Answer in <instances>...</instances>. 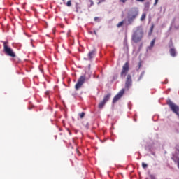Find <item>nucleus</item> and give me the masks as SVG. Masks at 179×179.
<instances>
[{"instance_id": "23", "label": "nucleus", "mask_w": 179, "mask_h": 179, "mask_svg": "<svg viewBox=\"0 0 179 179\" xmlns=\"http://www.w3.org/2000/svg\"><path fill=\"white\" fill-rule=\"evenodd\" d=\"M77 152V155H78V156H80V152H79V150H76Z\"/></svg>"}, {"instance_id": "3", "label": "nucleus", "mask_w": 179, "mask_h": 179, "mask_svg": "<svg viewBox=\"0 0 179 179\" xmlns=\"http://www.w3.org/2000/svg\"><path fill=\"white\" fill-rule=\"evenodd\" d=\"M167 104L168 106H169L171 111H173V113H174L175 114H176V115H178V117H179V107L178 106L176 105V103H173V101H171V100L169 99L167 101Z\"/></svg>"}, {"instance_id": "2", "label": "nucleus", "mask_w": 179, "mask_h": 179, "mask_svg": "<svg viewBox=\"0 0 179 179\" xmlns=\"http://www.w3.org/2000/svg\"><path fill=\"white\" fill-rule=\"evenodd\" d=\"M143 38V29L141 26H138L133 29L131 40L134 43H139Z\"/></svg>"}, {"instance_id": "27", "label": "nucleus", "mask_w": 179, "mask_h": 179, "mask_svg": "<svg viewBox=\"0 0 179 179\" xmlns=\"http://www.w3.org/2000/svg\"><path fill=\"white\" fill-rule=\"evenodd\" d=\"M100 2H104V0L100 1H99V3H100Z\"/></svg>"}, {"instance_id": "20", "label": "nucleus", "mask_w": 179, "mask_h": 179, "mask_svg": "<svg viewBox=\"0 0 179 179\" xmlns=\"http://www.w3.org/2000/svg\"><path fill=\"white\" fill-rule=\"evenodd\" d=\"M79 115H80V118H83V117H85V113L83 112V113H80Z\"/></svg>"}, {"instance_id": "18", "label": "nucleus", "mask_w": 179, "mask_h": 179, "mask_svg": "<svg viewBox=\"0 0 179 179\" xmlns=\"http://www.w3.org/2000/svg\"><path fill=\"white\" fill-rule=\"evenodd\" d=\"M142 167H143V169H146V167H148V164H145V162H143L142 163Z\"/></svg>"}, {"instance_id": "15", "label": "nucleus", "mask_w": 179, "mask_h": 179, "mask_svg": "<svg viewBox=\"0 0 179 179\" xmlns=\"http://www.w3.org/2000/svg\"><path fill=\"white\" fill-rule=\"evenodd\" d=\"M145 19H146V13H143L140 18V20L141 22H143V20H145Z\"/></svg>"}, {"instance_id": "1", "label": "nucleus", "mask_w": 179, "mask_h": 179, "mask_svg": "<svg viewBox=\"0 0 179 179\" xmlns=\"http://www.w3.org/2000/svg\"><path fill=\"white\" fill-rule=\"evenodd\" d=\"M139 16V9L137 7H132L127 13V26H130Z\"/></svg>"}, {"instance_id": "17", "label": "nucleus", "mask_w": 179, "mask_h": 179, "mask_svg": "<svg viewBox=\"0 0 179 179\" xmlns=\"http://www.w3.org/2000/svg\"><path fill=\"white\" fill-rule=\"evenodd\" d=\"M124 23H125V20L121 21L120 22H119L117 24V27H121V26H122V24H124Z\"/></svg>"}, {"instance_id": "31", "label": "nucleus", "mask_w": 179, "mask_h": 179, "mask_svg": "<svg viewBox=\"0 0 179 179\" xmlns=\"http://www.w3.org/2000/svg\"><path fill=\"white\" fill-rule=\"evenodd\" d=\"M84 59H87L86 58H84Z\"/></svg>"}, {"instance_id": "10", "label": "nucleus", "mask_w": 179, "mask_h": 179, "mask_svg": "<svg viewBox=\"0 0 179 179\" xmlns=\"http://www.w3.org/2000/svg\"><path fill=\"white\" fill-rule=\"evenodd\" d=\"M95 55H96V50H95L90 52L88 53V58H89V59H92V58H93Z\"/></svg>"}, {"instance_id": "30", "label": "nucleus", "mask_w": 179, "mask_h": 179, "mask_svg": "<svg viewBox=\"0 0 179 179\" xmlns=\"http://www.w3.org/2000/svg\"><path fill=\"white\" fill-rule=\"evenodd\" d=\"M89 138H90L92 139V136H89Z\"/></svg>"}, {"instance_id": "28", "label": "nucleus", "mask_w": 179, "mask_h": 179, "mask_svg": "<svg viewBox=\"0 0 179 179\" xmlns=\"http://www.w3.org/2000/svg\"><path fill=\"white\" fill-rule=\"evenodd\" d=\"M138 66H139V68H141V63L138 64Z\"/></svg>"}, {"instance_id": "16", "label": "nucleus", "mask_w": 179, "mask_h": 179, "mask_svg": "<svg viewBox=\"0 0 179 179\" xmlns=\"http://www.w3.org/2000/svg\"><path fill=\"white\" fill-rule=\"evenodd\" d=\"M143 76H145V71H143V72L141 73V75H140L138 79L137 80L138 82H140L141 80L142 79V78H143Z\"/></svg>"}, {"instance_id": "4", "label": "nucleus", "mask_w": 179, "mask_h": 179, "mask_svg": "<svg viewBox=\"0 0 179 179\" xmlns=\"http://www.w3.org/2000/svg\"><path fill=\"white\" fill-rule=\"evenodd\" d=\"M129 71V63H128V62H127L122 66V70L120 73V78L124 79L127 76V73H128Z\"/></svg>"}, {"instance_id": "25", "label": "nucleus", "mask_w": 179, "mask_h": 179, "mask_svg": "<svg viewBox=\"0 0 179 179\" xmlns=\"http://www.w3.org/2000/svg\"><path fill=\"white\" fill-rule=\"evenodd\" d=\"M97 19H99V17H94V20H95V21L97 20Z\"/></svg>"}, {"instance_id": "24", "label": "nucleus", "mask_w": 179, "mask_h": 179, "mask_svg": "<svg viewBox=\"0 0 179 179\" xmlns=\"http://www.w3.org/2000/svg\"><path fill=\"white\" fill-rule=\"evenodd\" d=\"M138 2H143L145 0H136Z\"/></svg>"}, {"instance_id": "26", "label": "nucleus", "mask_w": 179, "mask_h": 179, "mask_svg": "<svg viewBox=\"0 0 179 179\" xmlns=\"http://www.w3.org/2000/svg\"><path fill=\"white\" fill-rule=\"evenodd\" d=\"M95 36H97V32H96V31H94Z\"/></svg>"}, {"instance_id": "13", "label": "nucleus", "mask_w": 179, "mask_h": 179, "mask_svg": "<svg viewBox=\"0 0 179 179\" xmlns=\"http://www.w3.org/2000/svg\"><path fill=\"white\" fill-rule=\"evenodd\" d=\"M110 97H111V94L108 93V94H107V95H106L103 97V101L107 103V101H108V100H110Z\"/></svg>"}, {"instance_id": "9", "label": "nucleus", "mask_w": 179, "mask_h": 179, "mask_svg": "<svg viewBox=\"0 0 179 179\" xmlns=\"http://www.w3.org/2000/svg\"><path fill=\"white\" fill-rule=\"evenodd\" d=\"M169 52L171 57H177V51L174 48H171Z\"/></svg>"}, {"instance_id": "29", "label": "nucleus", "mask_w": 179, "mask_h": 179, "mask_svg": "<svg viewBox=\"0 0 179 179\" xmlns=\"http://www.w3.org/2000/svg\"><path fill=\"white\" fill-rule=\"evenodd\" d=\"M45 94H49V92H45Z\"/></svg>"}, {"instance_id": "14", "label": "nucleus", "mask_w": 179, "mask_h": 179, "mask_svg": "<svg viewBox=\"0 0 179 179\" xmlns=\"http://www.w3.org/2000/svg\"><path fill=\"white\" fill-rule=\"evenodd\" d=\"M106 101H101L99 104V108L101 109L103 108V107H104V106H106Z\"/></svg>"}, {"instance_id": "5", "label": "nucleus", "mask_w": 179, "mask_h": 179, "mask_svg": "<svg viewBox=\"0 0 179 179\" xmlns=\"http://www.w3.org/2000/svg\"><path fill=\"white\" fill-rule=\"evenodd\" d=\"M3 47L5 52L8 54L9 57H12L13 58H15V57H16V55L15 54V52H13L12 48L8 47V45H6V42H3Z\"/></svg>"}, {"instance_id": "11", "label": "nucleus", "mask_w": 179, "mask_h": 179, "mask_svg": "<svg viewBox=\"0 0 179 179\" xmlns=\"http://www.w3.org/2000/svg\"><path fill=\"white\" fill-rule=\"evenodd\" d=\"M155 43H156V38L151 41L150 46L148 47V50H152L155 46Z\"/></svg>"}, {"instance_id": "6", "label": "nucleus", "mask_w": 179, "mask_h": 179, "mask_svg": "<svg viewBox=\"0 0 179 179\" xmlns=\"http://www.w3.org/2000/svg\"><path fill=\"white\" fill-rule=\"evenodd\" d=\"M85 80H86V77H85V76H81L75 85L76 90H79V89L82 87V85L85 83Z\"/></svg>"}, {"instance_id": "22", "label": "nucleus", "mask_w": 179, "mask_h": 179, "mask_svg": "<svg viewBox=\"0 0 179 179\" xmlns=\"http://www.w3.org/2000/svg\"><path fill=\"white\" fill-rule=\"evenodd\" d=\"M157 2H159V0H155L154 3V6H156L157 5Z\"/></svg>"}, {"instance_id": "19", "label": "nucleus", "mask_w": 179, "mask_h": 179, "mask_svg": "<svg viewBox=\"0 0 179 179\" xmlns=\"http://www.w3.org/2000/svg\"><path fill=\"white\" fill-rule=\"evenodd\" d=\"M66 6H72V2L71 1H67Z\"/></svg>"}, {"instance_id": "12", "label": "nucleus", "mask_w": 179, "mask_h": 179, "mask_svg": "<svg viewBox=\"0 0 179 179\" xmlns=\"http://www.w3.org/2000/svg\"><path fill=\"white\" fill-rule=\"evenodd\" d=\"M149 8H150V3H149V1L145 2L144 5V10L148 12V10H149Z\"/></svg>"}, {"instance_id": "7", "label": "nucleus", "mask_w": 179, "mask_h": 179, "mask_svg": "<svg viewBox=\"0 0 179 179\" xmlns=\"http://www.w3.org/2000/svg\"><path fill=\"white\" fill-rule=\"evenodd\" d=\"M132 86V77L131 74H128L127 76L125 82V89L129 90L130 87Z\"/></svg>"}, {"instance_id": "8", "label": "nucleus", "mask_w": 179, "mask_h": 179, "mask_svg": "<svg viewBox=\"0 0 179 179\" xmlns=\"http://www.w3.org/2000/svg\"><path fill=\"white\" fill-rule=\"evenodd\" d=\"M124 93H125V89H122L119 93L115 96V97L113 99V103H117L118 101V100H120V99H121V97H122V96H124Z\"/></svg>"}, {"instance_id": "21", "label": "nucleus", "mask_w": 179, "mask_h": 179, "mask_svg": "<svg viewBox=\"0 0 179 179\" xmlns=\"http://www.w3.org/2000/svg\"><path fill=\"white\" fill-rule=\"evenodd\" d=\"M128 0H120L119 2H122V3H125Z\"/></svg>"}]
</instances>
